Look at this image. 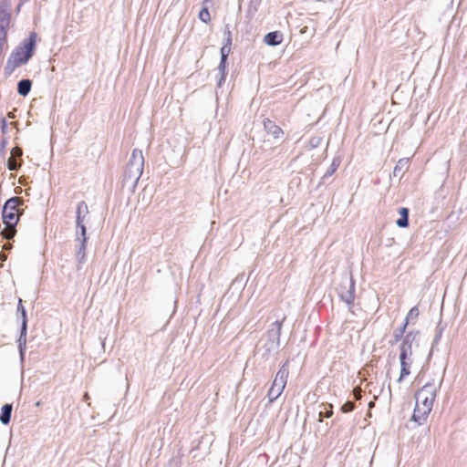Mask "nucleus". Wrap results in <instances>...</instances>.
<instances>
[{"label":"nucleus","mask_w":467,"mask_h":467,"mask_svg":"<svg viewBox=\"0 0 467 467\" xmlns=\"http://www.w3.org/2000/svg\"><path fill=\"white\" fill-rule=\"evenodd\" d=\"M86 247V244H79V246L76 251V259L78 262V264H83L85 262Z\"/></svg>","instance_id":"393cba45"},{"label":"nucleus","mask_w":467,"mask_h":467,"mask_svg":"<svg viewBox=\"0 0 467 467\" xmlns=\"http://www.w3.org/2000/svg\"><path fill=\"white\" fill-rule=\"evenodd\" d=\"M399 214L400 217L396 221V224L400 228H407L410 224V222H409L410 210H409V208L400 207L399 209Z\"/></svg>","instance_id":"a211bd4d"},{"label":"nucleus","mask_w":467,"mask_h":467,"mask_svg":"<svg viewBox=\"0 0 467 467\" xmlns=\"http://www.w3.org/2000/svg\"><path fill=\"white\" fill-rule=\"evenodd\" d=\"M430 412V410L422 408L420 404L416 403L411 420L419 425H421L427 420Z\"/></svg>","instance_id":"9d476101"},{"label":"nucleus","mask_w":467,"mask_h":467,"mask_svg":"<svg viewBox=\"0 0 467 467\" xmlns=\"http://www.w3.org/2000/svg\"><path fill=\"white\" fill-rule=\"evenodd\" d=\"M143 167L144 157L142 151L140 150L134 149L124 171L122 181L123 186H127L131 191H134L143 172Z\"/></svg>","instance_id":"f03ea898"},{"label":"nucleus","mask_w":467,"mask_h":467,"mask_svg":"<svg viewBox=\"0 0 467 467\" xmlns=\"http://www.w3.org/2000/svg\"><path fill=\"white\" fill-rule=\"evenodd\" d=\"M29 1H30V0H20V3H21V4H25V3H27V2H29Z\"/></svg>","instance_id":"3c124183"},{"label":"nucleus","mask_w":467,"mask_h":467,"mask_svg":"<svg viewBox=\"0 0 467 467\" xmlns=\"http://www.w3.org/2000/svg\"><path fill=\"white\" fill-rule=\"evenodd\" d=\"M232 43H233V36H232L231 26L229 24H226L223 28V44L232 45Z\"/></svg>","instance_id":"bb28decb"},{"label":"nucleus","mask_w":467,"mask_h":467,"mask_svg":"<svg viewBox=\"0 0 467 467\" xmlns=\"http://www.w3.org/2000/svg\"><path fill=\"white\" fill-rule=\"evenodd\" d=\"M285 319V317H284L282 320L273 322L265 337L262 338L261 349L264 350V357L278 351L280 347V336Z\"/></svg>","instance_id":"20e7f679"},{"label":"nucleus","mask_w":467,"mask_h":467,"mask_svg":"<svg viewBox=\"0 0 467 467\" xmlns=\"http://www.w3.org/2000/svg\"><path fill=\"white\" fill-rule=\"evenodd\" d=\"M400 374L398 379V382H401L404 378L410 374V365L412 363L411 358L400 357Z\"/></svg>","instance_id":"ddd939ff"},{"label":"nucleus","mask_w":467,"mask_h":467,"mask_svg":"<svg viewBox=\"0 0 467 467\" xmlns=\"http://www.w3.org/2000/svg\"><path fill=\"white\" fill-rule=\"evenodd\" d=\"M227 60L220 59L218 71L220 75H226Z\"/></svg>","instance_id":"c9c22d12"},{"label":"nucleus","mask_w":467,"mask_h":467,"mask_svg":"<svg viewBox=\"0 0 467 467\" xmlns=\"http://www.w3.org/2000/svg\"><path fill=\"white\" fill-rule=\"evenodd\" d=\"M419 315H420V311H419L418 306L411 307L406 316L404 323H406L408 325L411 320H416L418 318Z\"/></svg>","instance_id":"a878e982"},{"label":"nucleus","mask_w":467,"mask_h":467,"mask_svg":"<svg viewBox=\"0 0 467 467\" xmlns=\"http://www.w3.org/2000/svg\"><path fill=\"white\" fill-rule=\"evenodd\" d=\"M0 257H1V259H2L3 261L6 260V255H5V254H2L0 255Z\"/></svg>","instance_id":"49530a36"},{"label":"nucleus","mask_w":467,"mask_h":467,"mask_svg":"<svg viewBox=\"0 0 467 467\" xmlns=\"http://www.w3.org/2000/svg\"><path fill=\"white\" fill-rule=\"evenodd\" d=\"M225 76L226 75H220V78H219V79L217 81V87L221 88L223 86V84L225 81Z\"/></svg>","instance_id":"37998d69"},{"label":"nucleus","mask_w":467,"mask_h":467,"mask_svg":"<svg viewBox=\"0 0 467 467\" xmlns=\"http://www.w3.org/2000/svg\"><path fill=\"white\" fill-rule=\"evenodd\" d=\"M320 141H321L320 137H312L309 140L310 147L313 149L317 148L319 145Z\"/></svg>","instance_id":"58836bf2"},{"label":"nucleus","mask_w":467,"mask_h":467,"mask_svg":"<svg viewBox=\"0 0 467 467\" xmlns=\"http://www.w3.org/2000/svg\"><path fill=\"white\" fill-rule=\"evenodd\" d=\"M340 299L345 302L349 311L352 312L355 300V281L352 275L343 277L337 288Z\"/></svg>","instance_id":"423d86ee"},{"label":"nucleus","mask_w":467,"mask_h":467,"mask_svg":"<svg viewBox=\"0 0 467 467\" xmlns=\"http://www.w3.org/2000/svg\"><path fill=\"white\" fill-rule=\"evenodd\" d=\"M231 46L232 45L223 44V47L220 49L221 59H228L229 54L231 53Z\"/></svg>","instance_id":"2f4dec72"},{"label":"nucleus","mask_w":467,"mask_h":467,"mask_svg":"<svg viewBox=\"0 0 467 467\" xmlns=\"http://www.w3.org/2000/svg\"><path fill=\"white\" fill-rule=\"evenodd\" d=\"M446 327V325H443L441 323V320L440 319L437 327H436V329H435V336H434V338H433V341H432V344H431V352L433 351L434 348L439 344L441 337H442V333L444 331ZM430 357L431 356V353H430L429 355Z\"/></svg>","instance_id":"aec40b11"},{"label":"nucleus","mask_w":467,"mask_h":467,"mask_svg":"<svg viewBox=\"0 0 467 467\" xmlns=\"http://www.w3.org/2000/svg\"><path fill=\"white\" fill-rule=\"evenodd\" d=\"M355 409V404L353 401H347L345 402L341 408H340V410L343 412V413H348V412H351L353 410Z\"/></svg>","instance_id":"72a5a7b5"},{"label":"nucleus","mask_w":467,"mask_h":467,"mask_svg":"<svg viewBox=\"0 0 467 467\" xmlns=\"http://www.w3.org/2000/svg\"><path fill=\"white\" fill-rule=\"evenodd\" d=\"M23 4L19 3V5L16 6V11L18 12L20 10V7Z\"/></svg>","instance_id":"09e8293b"},{"label":"nucleus","mask_w":467,"mask_h":467,"mask_svg":"<svg viewBox=\"0 0 467 467\" xmlns=\"http://www.w3.org/2000/svg\"><path fill=\"white\" fill-rule=\"evenodd\" d=\"M16 234V227L13 228V227H6L5 226V229H4L2 232H1V235L3 236V238L6 239V240H11L15 237V235Z\"/></svg>","instance_id":"c85d7f7f"},{"label":"nucleus","mask_w":467,"mask_h":467,"mask_svg":"<svg viewBox=\"0 0 467 467\" xmlns=\"http://www.w3.org/2000/svg\"><path fill=\"white\" fill-rule=\"evenodd\" d=\"M23 164V160H15L13 158H9L7 160V169L9 171H17Z\"/></svg>","instance_id":"cd10ccee"},{"label":"nucleus","mask_w":467,"mask_h":467,"mask_svg":"<svg viewBox=\"0 0 467 467\" xmlns=\"http://www.w3.org/2000/svg\"><path fill=\"white\" fill-rule=\"evenodd\" d=\"M199 19L207 24L211 21V15L207 7H202L199 12Z\"/></svg>","instance_id":"c756f323"},{"label":"nucleus","mask_w":467,"mask_h":467,"mask_svg":"<svg viewBox=\"0 0 467 467\" xmlns=\"http://www.w3.org/2000/svg\"><path fill=\"white\" fill-rule=\"evenodd\" d=\"M84 399H85L86 400L89 399V397H88V393H85V394H84Z\"/></svg>","instance_id":"8fccbe9b"},{"label":"nucleus","mask_w":467,"mask_h":467,"mask_svg":"<svg viewBox=\"0 0 467 467\" xmlns=\"http://www.w3.org/2000/svg\"><path fill=\"white\" fill-rule=\"evenodd\" d=\"M324 409H325V411L319 412V419H318L319 421H322L323 418H330L333 415V409H332L331 404L325 405Z\"/></svg>","instance_id":"7c9ffc66"},{"label":"nucleus","mask_w":467,"mask_h":467,"mask_svg":"<svg viewBox=\"0 0 467 467\" xmlns=\"http://www.w3.org/2000/svg\"><path fill=\"white\" fill-rule=\"evenodd\" d=\"M285 389V386L282 385L280 382H276L275 379L268 390L267 397L269 399L270 402L275 401L279 398V396L282 394L283 390Z\"/></svg>","instance_id":"4468645a"},{"label":"nucleus","mask_w":467,"mask_h":467,"mask_svg":"<svg viewBox=\"0 0 467 467\" xmlns=\"http://www.w3.org/2000/svg\"><path fill=\"white\" fill-rule=\"evenodd\" d=\"M181 459L179 457H173L169 462L170 467H180L181 466Z\"/></svg>","instance_id":"ea45409f"},{"label":"nucleus","mask_w":467,"mask_h":467,"mask_svg":"<svg viewBox=\"0 0 467 467\" xmlns=\"http://www.w3.org/2000/svg\"><path fill=\"white\" fill-rule=\"evenodd\" d=\"M76 241L79 242V244H86L88 243V236L87 234H76Z\"/></svg>","instance_id":"4c0bfd02"},{"label":"nucleus","mask_w":467,"mask_h":467,"mask_svg":"<svg viewBox=\"0 0 467 467\" xmlns=\"http://www.w3.org/2000/svg\"><path fill=\"white\" fill-rule=\"evenodd\" d=\"M1 129L3 133H5L7 129V122L5 118L1 119Z\"/></svg>","instance_id":"79ce46f5"},{"label":"nucleus","mask_w":467,"mask_h":467,"mask_svg":"<svg viewBox=\"0 0 467 467\" xmlns=\"http://www.w3.org/2000/svg\"><path fill=\"white\" fill-rule=\"evenodd\" d=\"M409 169V159L408 158H402L400 159L394 167L392 175L395 178L401 179L405 171Z\"/></svg>","instance_id":"2eb2a0df"},{"label":"nucleus","mask_w":467,"mask_h":467,"mask_svg":"<svg viewBox=\"0 0 467 467\" xmlns=\"http://www.w3.org/2000/svg\"><path fill=\"white\" fill-rule=\"evenodd\" d=\"M244 281V274H240L236 276V278L234 279V281L233 282L232 285H234L236 283H243Z\"/></svg>","instance_id":"a19ab883"},{"label":"nucleus","mask_w":467,"mask_h":467,"mask_svg":"<svg viewBox=\"0 0 467 467\" xmlns=\"http://www.w3.org/2000/svg\"><path fill=\"white\" fill-rule=\"evenodd\" d=\"M11 1L2 0L0 2V32L7 33L11 20Z\"/></svg>","instance_id":"6e6552de"},{"label":"nucleus","mask_w":467,"mask_h":467,"mask_svg":"<svg viewBox=\"0 0 467 467\" xmlns=\"http://www.w3.org/2000/svg\"><path fill=\"white\" fill-rule=\"evenodd\" d=\"M263 124L265 130L275 139H279L284 134L283 130L270 119H265Z\"/></svg>","instance_id":"1a4fd4ad"},{"label":"nucleus","mask_w":467,"mask_h":467,"mask_svg":"<svg viewBox=\"0 0 467 467\" xmlns=\"http://www.w3.org/2000/svg\"><path fill=\"white\" fill-rule=\"evenodd\" d=\"M12 411H13L12 404L6 403L2 406L1 412H0V422L3 425L9 424V422L11 420Z\"/></svg>","instance_id":"f3484780"},{"label":"nucleus","mask_w":467,"mask_h":467,"mask_svg":"<svg viewBox=\"0 0 467 467\" xmlns=\"http://www.w3.org/2000/svg\"><path fill=\"white\" fill-rule=\"evenodd\" d=\"M88 213L89 211L86 202H79L76 209V223H85L88 217Z\"/></svg>","instance_id":"9b49d317"},{"label":"nucleus","mask_w":467,"mask_h":467,"mask_svg":"<svg viewBox=\"0 0 467 467\" xmlns=\"http://www.w3.org/2000/svg\"><path fill=\"white\" fill-rule=\"evenodd\" d=\"M7 140L6 139H3L0 142V150L4 151L5 146H6Z\"/></svg>","instance_id":"a18cd8bd"},{"label":"nucleus","mask_w":467,"mask_h":467,"mask_svg":"<svg viewBox=\"0 0 467 467\" xmlns=\"http://www.w3.org/2000/svg\"><path fill=\"white\" fill-rule=\"evenodd\" d=\"M438 387L433 382H427L420 389L415 393L416 403L420 404L422 408L431 411L434 400L436 398Z\"/></svg>","instance_id":"39448f33"},{"label":"nucleus","mask_w":467,"mask_h":467,"mask_svg":"<svg viewBox=\"0 0 467 467\" xmlns=\"http://www.w3.org/2000/svg\"><path fill=\"white\" fill-rule=\"evenodd\" d=\"M341 163V160L339 157H335L329 166V168L327 170V171L324 173L323 177H322V183L325 182V180L328 177H331L335 172L337 170V168L339 167Z\"/></svg>","instance_id":"412c9836"},{"label":"nucleus","mask_w":467,"mask_h":467,"mask_svg":"<svg viewBox=\"0 0 467 467\" xmlns=\"http://www.w3.org/2000/svg\"><path fill=\"white\" fill-rule=\"evenodd\" d=\"M26 334L27 330H20V335L17 340L18 343V349H19V355L21 358H24L25 352H26Z\"/></svg>","instance_id":"5701e85b"},{"label":"nucleus","mask_w":467,"mask_h":467,"mask_svg":"<svg viewBox=\"0 0 467 467\" xmlns=\"http://www.w3.org/2000/svg\"><path fill=\"white\" fill-rule=\"evenodd\" d=\"M407 327H408V325L406 323H403L400 327L394 330V332H393L394 340L390 342L391 345L403 339V337H405L404 334L406 332Z\"/></svg>","instance_id":"b1692460"},{"label":"nucleus","mask_w":467,"mask_h":467,"mask_svg":"<svg viewBox=\"0 0 467 467\" xmlns=\"http://www.w3.org/2000/svg\"><path fill=\"white\" fill-rule=\"evenodd\" d=\"M283 41V34L280 31H272L264 37V42L270 47H276Z\"/></svg>","instance_id":"f8f14e48"},{"label":"nucleus","mask_w":467,"mask_h":467,"mask_svg":"<svg viewBox=\"0 0 467 467\" xmlns=\"http://www.w3.org/2000/svg\"><path fill=\"white\" fill-rule=\"evenodd\" d=\"M36 47V34L31 32L15 49L8 57L4 73L10 76L14 71L26 64L34 56Z\"/></svg>","instance_id":"f257e3e1"},{"label":"nucleus","mask_w":467,"mask_h":467,"mask_svg":"<svg viewBox=\"0 0 467 467\" xmlns=\"http://www.w3.org/2000/svg\"><path fill=\"white\" fill-rule=\"evenodd\" d=\"M26 201L19 196L7 199L2 208V219L6 227H16L25 210L22 206Z\"/></svg>","instance_id":"7ed1b4c3"},{"label":"nucleus","mask_w":467,"mask_h":467,"mask_svg":"<svg viewBox=\"0 0 467 467\" xmlns=\"http://www.w3.org/2000/svg\"><path fill=\"white\" fill-rule=\"evenodd\" d=\"M355 398L359 400L361 398V389L359 388H355L354 389Z\"/></svg>","instance_id":"c03bdc74"},{"label":"nucleus","mask_w":467,"mask_h":467,"mask_svg":"<svg viewBox=\"0 0 467 467\" xmlns=\"http://www.w3.org/2000/svg\"><path fill=\"white\" fill-rule=\"evenodd\" d=\"M32 88V80L29 78H23L17 83V93L22 97H26Z\"/></svg>","instance_id":"6ab92c4d"},{"label":"nucleus","mask_w":467,"mask_h":467,"mask_svg":"<svg viewBox=\"0 0 467 467\" xmlns=\"http://www.w3.org/2000/svg\"><path fill=\"white\" fill-rule=\"evenodd\" d=\"M7 45V33L0 32V57H2L3 51Z\"/></svg>","instance_id":"f704fd0d"},{"label":"nucleus","mask_w":467,"mask_h":467,"mask_svg":"<svg viewBox=\"0 0 467 467\" xmlns=\"http://www.w3.org/2000/svg\"><path fill=\"white\" fill-rule=\"evenodd\" d=\"M420 335L418 330L408 332L402 339L400 347V357L411 358L412 356V345L416 341Z\"/></svg>","instance_id":"0eeeda50"},{"label":"nucleus","mask_w":467,"mask_h":467,"mask_svg":"<svg viewBox=\"0 0 467 467\" xmlns=\"http://www.w3.org/2000/svg\"><path fill=\"white\" fill-rule=\"evenodd\" d=\"M76 234H87V227L85 223H76Z\"/></svg>","instance_id":"e433bc0d"},{"label":"nucleus","mask_w":467,"mask_h":467,"mask_svg":"<svg viewBox=\"0 0 467 467\" xmlns=\"http://www.w3.org/2000/svg\"><path fill=\"white\" fill-rule=\"evenodd\" d=\"M22 155H23V150L20 147L16 146L11 150V157L10 158H13L15 160H22Z\"/></svg>","instance_id":"473e14b6"},{"label":"nucleus","mask_w":467,"mask_h":467,"mask_svg":"<svg viewBox=\"0 0 467 467\" xmlns=\"http://www.w3.org/2000/svg\"><path fill=\"white\" fill-rule=\"evenodd\" d=\"M10 248H11V245H10V244H5V245H4V249L8 250V249H10Z\"/></svg>","instance_id":"de8ad7c7"},{"label":"nucleus","mask_w":467,"mask_h":467,"mask_svg":"<svg viewBox=\"0 0 467 467\" xmlns=\"http://www.w3.org/2000/svg\"><path fill=\"white\" fill-rule=\"evenodd\" d=\"M288 374H289V368H288V361L286 360L279 368V370L277 371L275 377V380L276 382H280L282 385H284L285 387L286 385V380H287V378H288Z\"/></svg>","instance_id":"dca6fc26"},{"label":"nucleus","mask_w":467,"mask_h":467,"mask_svg":"<svg viewBox=\"0 0 467 467\" xmlns=\"http://www.w3.org/2000/svg\"><path fill=\"white\" fill-rule=\"evenodd\" d=\"M17 312L20 313L21 319H22L20 330H23V329L27 330V321H28L27 315H26V310L23 306V302H22L21 298H19V300H18Z\"/></svg>","instance_id":"4be33fe9"}]
</instances>
